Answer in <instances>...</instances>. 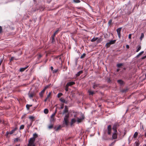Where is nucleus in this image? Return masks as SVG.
Returning a JSON list of instances; mask_svg holds the SVG:
<instances>
[{
	"mask_svg": "<svg viewBox=\"0 0 146 146\" xmlns=\"http://www.w3.org/2000/svg\"><path fill=\"white\" fill-rule=\"evenodd\" d=\"M99 86V84H96L95 83H94L93 84V88L94 89H95L96 88L98 87Z\"/></svg>",
	"mask_w": 146,
	"mask_h": 146,
	"instance_id": "23",
	"label": "nucleus"
},
{
	"mask_svg": "<svg viewBox=\"0 0 146 146\" xmlns=\"http://www.w3.org/2000/svg\"><path fill=\"white\" fill-rule=\"evenodd\" d=\"M2 27L0 26V34L2 32Z\"/></svg>",
	"mask_w": 146,
	"mask_h": 146,
	"instance_id": "49",
	"label": "nucleus"
},
{
	"mask_svg": "<svg viewBox=\"0 0 146 146\" xmlns=\"http://www.w3.org/2000/svg\"><path fill=\"white\" fill-rule=\"evenodd\" d=\"M32 105L27 104L26 105V108L28 110H29V108L30 107H32Z\"/></svg>",
	"mask_w": 146,
	"mask_h": 146,
	"instance_id": "26",
	"label": "nucleus"
},
{
	"mask_svg": "<svg viewBox=\"0 0 146 146\" xmlns=\"http://www.w3.org/2000/svg\"><path fill=\"white\" fill-rule=\"evenodd\" d=\"M73 2L75 3H79L80 2V0H73Z\"/></svg>",
	"mask_w": 146,
	"mask_h": 146,
	"instance_id": "41",
	"label": "nucleus"
},
{
	"mask_svg": "<svg viewBox=\"0 0 146 146\" xmlns=\"http://www.w3.org/2000/svg\"><path fill=\"white\" fill-rule=\"evenodd\" d=\"M53 127V125H49L48 127V128L49 129H51Z\"/></svg>",
	"mask_w": 146,
	"mask_h": 146,
	"instance_id": "46",
	"label": "nucleus"
},
{
	"mask_svg": "<svg viewBox=\"0 0 146 146\" xmlns=\"http://www.w3.org/2000/svg\"><path fill=\"white\" fill-rule=\"evenodd\" d=\"M50 69L51 70H52V71H53V68L52 66H51L50 67Z\"/></svg>",
	"mask_w": 146,
	"mask_h": 146,
	"instance_id": "58",
	"label": "nucleus"
},
{
	"mask_svg": "<svg viewBox=\"0 0 146 146\" xmlns=\"http://www.w3.org/2000/svg\"><path fill=\"white\" fill-rule=\"evenodd\" d=\"M33 137L31 138L29 141L27 146H35L34 144L35 139L38 137L37 134L35 133L33 134Z\"/></svg>",
	"mask_w": 146,
	"mask_h": 146,
	"instance_id": "1",
	"label": "nucleus"
},
{
	"mask_svg": "<svg viewBox=\"0 0 146 146\" xmlns=\"http://www.w3.org/2000/svg\"><path fill=\"white\" fill-rule=\"evenodd\" d=\"M64 104H62V106H61V108H60V109H62L63 108H64Z\"/></svg>",
	"mask_w": 146,
	"mask_h": 146,
	"instance_id": "57",
	"label": "nucleus"
},
{
	"mask_svg": "<svg viewBox=\"0 0 146 146\" xmlns=\"http://www.w3.org/2000/svg\"><path fill=\"white\" fill-rule=\"evenodd\" d=\"M144 35L143 33H141V36L140 37V39L141 40L142 39V38L144 37Z\"/></svg>",
	"mask_w": 146,
	"mask_h": 146,
	"instance_id": "33",
	"label": "nucleus"
},
{
	"mask_svg": "<svg viewBox=\"0 0 146 146\" xmlns=\"http://www.w3.org/2000/svg\"><path fill=\"white\" fill-rule=\"evenodd\" d=\"M115 42V40H111L110 41V42H109L107 43L106 44L105 46L107 47V48L109 47L111 45L114 44Z\"/></svg>",
	"mask_w": 146,
	"mask_h": 146,
	"instance_id": "2",
	"label": "nucleus"
},
{
	"mask_svg": "<svg viewBox=\"0 0 146 146\" xmlns=\"http://www.w3.org/2000/svg\"><path fill=\"white\" fill-rule=\"evenodd\" d=\"M28 66H27L25 67L20 68V71L21 72L24 71L28 68Z\"/></svg>",
	"mask_w": 146,
	"mask_h": 146,
	"instance_id": "16",
	"label": "nucleus"
},
{
	"mask_svg": "<svg viewBox=\"0 0 146 146\" xmlns=\"http://www.w3.org/2000/svg\"><path fill=\"white\" fill-rule=\"evenodd\" d=\"M118 126V124L117 123H115L113 126V130L114 131V132H117V126Z\"/></svg>",
	"mask_w": 146,
	"mask_h": 146,
	"instance_id": "7",
	"label": "nucleus"
},
{
	"mask_svg": "<svg viewBox=\"0 0 146 146\" xmlns=\"http://www.w3.org/2000/svg\"><path fill=\"white\" fill-rule=\"evenodd\" d=\"M3 62V60H1L0 61V66H1V63H2Z\"/></svg>",
	"mask_w": 146,
	"mask_h": 146,
	"instance_id": "61",
	"label": "nucleus"
},
{
	"mask_svg": "<svg viewBox=\"0 0 146 146\" xmlns=\"http://www.w3.org/2000/svg\"><path fill=\"white\" fill-rule=\"evenodd\" d=\"M34 118V117L32 116H31L29 117V118L30 119H32V120H33Z\"/></svg>",
	"mask_w": 146,
	"mask_h": 146,
	"instance_id": "47",
	"label": "nucleus"
},
{
	"mask_svg": "<svg viewBox=\"0 0 146 146\" xmlns=\"http://www.w3.org/2000/svg\"><path fill=\"white\" fill-rule=\"evenodd\" d=\"M61 125L57 127L56 129V131H57L61 128Z\"/></svg>",
	"mask_w": 146,
	"mask_h": 146,
	"instance_id": "42",
	"label": "nucleus"
},
{
	"mask_svg": "<svg viewBox=\"0 0 146 146\" xmlns=\"http://www.w3.org/2000/svg\"><path fill=\"white\" fill-rule=\"evenodd\" d=\"M69 117V114H68L65 115L64 119H68Z\"/></svg>",
	"mask_w": 146,
	"mask_h": 146,
	"instance_id": "44",
	"label": "nucleus"
},
{
	"mask_svg": "<svg viewBox=\"0 0 146 146\" xmlns=\"http://www.w3.org/2000/svg\"><path fill=\"white\" fill-rule=\"evenodd\" d=\"M68 119H64V123L67 126L68 125Z\"/></svg>",
	"mask_w": 146,
	"mask_h": 146,
	"instance_id": "17",
	"label": "nucleus"
},
{
	"mask_svg": "<svg viewBox=\"0 0 146 146\" xmlns=\"http://www.w3.org/2000/svg\"><path fill=\"white\" fill-rule=\"evenodd\" d=\"M55 113H53L52 115H51V117H54L55 115Z\"/></svg>",
	"mask_w": 146,
	"mask_h": 146,
	"instance_id": "50",
	"label": "nucleus"
},
{
	"mask_svg": "<svg viewBox=\"0 0 146 146\" xmlns=\"http://www.w3.org/2000/svg\"><path fill=\"white\" fill-rule=\"evenodd\" d=\"M128 91V89L127 88H126L123 89L122 90V92L123 93L125 92Z\"/></svg>",
	"mask_w": 146,
	"mask_h": 146,
	"instance_id": "25",
	"label": "nucleus"
},
{
	"mask_svg": "<svg viewBox=\"0 0 146 146\" xmlns=\"http://www.w3.org/2000/svg\"><path fill=\"white\" fill-rule=\"evenodd\" d=\"M88 92L89 94V95H93L94 94H95V92L94 91H91V90L89 89L88 91Z\"/></svg>",
	"mask_w": 146,
	"mask_h": 146,
	"instance_id": "14",
	"label": "nucleus"
},
{
	"mask_svg": "<svg viewBox=\"0 0 146 146\" xmlns=\"http://www.w3.org/2000/svg\"><path fill=\"white\" fill-rule=\"evenodd\" d=\"M76 121V120L74 118L72 119H71L70 125L71 126H72L73 124L75 123Z\"/></svg>",
	"mask_w": 146,
	"mask_h": 146,
	"instance_id": "13",
	"label": "nucleus"
},
{
	"mask_svg": "<svg viewBox=\"0 0 146 146\" xmlns=\"http://www.w3.org/2000/svg\"><path fill=\"white\" fill-rule=\"evenodd\" d=\"M24 127H25V126L24 125H21L19 129L20 130L23 129L24 128Z\"/></svg>",
	"mask_w": 146,
	"mask_h": 146,
	"instance_id": "39",
	"label": "nucleus"
},
{
	"mask_svg": "<svg viewBox=\"0 0 146 146\" xmlns=\"http://www.w3.org/2000/svg\"><path fill=\"white\" fill-rule=\"evenodd\" d=\"M26 117V114H24V115H23L22 117H21V118H25V117Z\"/></svg>",
	"mask_w": 146,
	"mask_h": 146,
	"instance_id": "54",
	"label": "nucleus"
},
{
	"mask_svg": "<svg viewBox=\"0 0 146 146\" xmlns=\"http://www.w3.org/2000/svg\"><path fill=\"white\" fill-rule=\"evenodd\" d=\"M144 53V51H142L140 53H139L137 55V57H139L140 56H141V55L142 54Z\"/></svg>",
	"mask_w": 146,
	"mask_h": 146,
	"instance_id": "29",
	"label": "nucleus"
},
{
	"mask_svg": "<svg viewBox=\"0 0 146 146\" xmlns=\"http://www.w3.org/2000/svg\"><path fill=\"white\" fill-rule=\"evenodd\" d=\"M51 95V92H50L49 94L47 96V97L46 98L48 99V101H50V96Z\"/></svg>",
	"mask_w": 146,
	"mask_h": 146,
	"instance_id": "19",
	"label": "nucleus"
},
{
	"mask_svg": "<svg viewBox=\"0 0 146 146\" xmlns=\"http://www.w3.org/2000/svg\"><path fill=\"white\" fill-rule=\"evenodd\" d=\"M118 83L121 85H122L124 84L123 81L121 80H117Z\"/></svg>",
	"mask_w": 146,
	"mask_h": 146,
	"instance_id": "21",
	"label": "nucleus"
},
{
	"mask_svg": "<svg viewBox=\"0 0 146 146\" xmlns=\"http://www.w3.org/2000/svg\"><path fill=\"white\" fill-rule=\"evenodd\" d=\"M84 118V116H82V117L80 118L78 117L77 118V121L78 123L81 122Z\"/></svg>",
	"mask_w": 146,
	"mask_h": 146,
	"instance_id": "12",
	"label": "nucleus"
},
{
	"mask_svg": "<svg viewBox=\"0 0 146 146\" xmlns=\"http://www.w3.org/2000/svg\"><path fill=\"white\" fill-rule=\"evenodd\" d=\"M86 55V54L85 53H84L81 56L80 58L81 59H82V58H84L85 56Z\"/></svg>",
	"mask_w": 146,
	"mask_h": 146,
	"instance_id": "40",
	"label": "nucleus"
},
{
	"mask_svg": "<svg viewBox=\"0 0 146 146\" xmlns=\"http://www.w3.org/2000/svg\"><path fill=\"white\" fill-rule=\"evenodd\" d=\"M75 84V82H69L66 84V86L68 87L69 86H71Z\"/></svg>",
	"mask_w": 146,
	"mask_h": 146,
	"instance_id": "8",
	"label": "nucleus"
},
{
	"mask_svg": "<svg viewBox=\"0 0 146 146\" xmlns=\"http://www.w3.org/2000/svg\"><path fill=\"white\" fill-rule=\"evenodd\" d=\"M63 95V94L62 93H58L57 94V97L58 98L62 96Z\"/></svg>",
	"mask_w": 146,
	"mask_h": 146,
	"instance_id": "37",
	"label": "nucleus"
},
{
	"mask_svg": "<svg viewBox=\"0 0 146 146\" xmlns=\"http://www.w3.org/2000/svg\"><path fill=\"white\" fill-rule=\"evenodd\" d=\"M47 100L48 101V99H47V98H46L44 100V102H46Z\"/></svg>",
	"mask_w": 146,
	"mask_h": 146,
	"instance_id": "60",
	"label": "nucleus"
},
{
	"mask_svg": "<svg viewBox=\"0 0 146 146\" xmlns=\"http://www.w3.org/2000/svg\"><path fill=\"white\" fill-rule=\"evenodd\" d=\"M68 112V109L67 106H65L64 110L63 112V114L67 113Z\"/></svg>",
	"mask_w": 146,
	"mask_h": 146,
	"instance_id": "11",
	"label": "nucleus"
},
{
	"mask_svg": "<svg viewBox=\"0 0 146 146\" xmlns=\"http://www.w3.org/2000/svg\"><path fill=\"white\" fill-rule=\"evenodd\" d=\"M48 87L46 86L43 90L39 93V95H40V97L41 98H42L43 96V95L44 93V92L46 90L47 88Z\"/></svg>",
	"mask_w": 146,
	"mask_h": 146,
	"instance_id": "3",
	"label": "nucleus"
},
{
	"mask_svg": "<svg viewBox=\"0 0 146 146\" xmlns=\"http://www.w3.org/2000/svg\"><path fill=\"white\" fill-rule=\"evenodd\" d=\"M108 133L109 135H111V125H109L107 127Z\"/></svg>",
	"mask_w": 146,
	"mask_h": 146,
	"instance_id": "4",
	"label": "nucleus"
},
{
	"mask_svg": "<svg viewBox=\"0 0 146 146\" xmlns=\"http://www.w3.org/2000/svg\"><path fill=\"white\" fill-rule=\"evenodd\" d=\"M9 134H10V132H9L8 131H7L6 132V134L7 136Z\"/></svg>",
	"mask_w": 146,
	"mask_h": 146,
	"instance_id": "55",
	"label": "nucleus"
},
{
	"mask_svg": "<svg viewBox=\"0 0 146 146\" xmlns=\"http://www.w3.org/2000/svg\"><path fill=\"white\" fill-rule=\"evenodd\" d=\"M28 95L29 97L31 98L35 96V94L33 92H29Z\"/></svg>",
	"mask_w": 146,
	"mask_h": 146,
	"instance_id": "9",
	"label": "nucleus"
},
{
	"mask_svg": "<svg viewBox=\"0 0 146 146\" xmlns=\"http://www.w3.org/2000/svg\"><path fill=\"white\" fill-rule=\"evenodd\" d=\"M19 140V139L18 138H17L15 139V141L16 142H17Z\"/></svg>",
	"mask_w": 146,
	"mask_h": 146,
	"instance_id": "52",
	"label": "nucleus"
},
{
	"mask_svg": "<svg viewBox=\"0 0 146 146\" xmlns=\"http://www.w3.org/2000/svg\"><path fill=\"white\" fill-rule=\"evenodd\" d=\"M131 34H129V36H128L129 38L130 39H131Z\"/></svg>",
	"mask_w": 146,
	"mask_h": 146,
	"instance_id": "53",
	"label": "nucleus"
},
{
	"mask_svg": "<svg viewBox=\"0 0 146 146\" xmlns=\"http://www.w3.org/2000/svg\"><path fill=\"white\" fill-rule=\"evenodd\" d=\"M121 29L122 28H119L117 29L116 30V31L117 33L118 37L119 38H120L121 37L120 31L121 30Z\"/></svg>",
	"mask_w": 146,
	"mask_h": 146,
	"instance_id": "5",
	"label": "nucleus"
},
{
	"mask_svg": "<svg viewBox=\"0 0 146 146\" xmlns=\"http://www.w3.org/2000/svg\"><path fill=\"white\" fill-rule=\"evenodd\" d=\"M119 69H117V72H119Z\"/></svg>",
	"mask_w": 146,
	"mask_h": 146,
	"instance_id": "63",
	"label": "nucleus"
},
{
	"mask_svg": "<svg viewBox=\"0 0 146 146\" xmlns=\"http://www.w3.org/2000/svg\"><path fill=\"white\" fill-rule=\"evenodd\" d=\"M66 89H65V90L66 91H68V87H67L66 86Z\"/></svg>",
	"mask_w": 146,
	"mask_h": 146,
	"instance_id": "59",
	"label": "nucleus"
},
{
	"mask_svg": "<svg viewBox=\"0 0 146 146\" xmlns=\"http://www.w3.org/2000/svg\"><path fill=\"white\" fill-rule=\"evenodd\" d=\"M98 38H94L92 39L91 40V41L92 42H94L96 40L98 39Z\"/></svg>",
	"mask_w": 146,
	"mask_h": 146,
	"instance_id": "27",
	"label": "nucleus"
},
{
	"mask_svg": "<svg viewBox=\"0 0 146 146\" xmlns=\"http://www.w3.org/2000/svg\"><path fill=\"white\" fill-rule=\"evenodd\" d=\"M59 31V30L58 29L56 30L54 33L53 35L52 36L55 37V35L58 34V31Z\"/></svg>",
	"mask_w": 146,
	"mask_h": 146,
	"instance_id": "22",
	"label": "nucleus"
},
{
	"mask_svg": "<svg viewBox=\"0 0 146 146\" xmlns=\"http://www.w3.org/2000/svg\"><path fill=\"white\" fill-rule=\"evenodd\" d=\"M116 142V140H115L114 142L112 143L111 144L109 145V146H112Z\"/></svg>",
	"mask_w": 146,
	"mask_h": 146,
	"instance_id": "43",
	"label": "nucleus"
},
{
	"mask_svg": "<svg viewBox=\"0 0 146 146\" xmlns=\"http://www.w3.org/2000/svg\"><path fill=\"white\" fill-rule=\"evenodd\" d=\"M123 64L122 63H120L119 64H117V67L118 68H120L121 67L123 66Z\"/></svg>",
	"mask_w": 146,
	"mask_h": 146,
	"instance_id": "32",
	"label": "nucleus"
},
{
	"mask_svg": "<svg viewBox=\"0 0 146 146\" xmlns=\"http://www.w3.org/2000/svg\"><path fill=\"white\" fill-rule=\"evenodd\" d=\"M146 58V55L145 56H144L141 59H144L145 58Z\"/></svg>",
	"mask_w": 146,
	"mask_h": 146,
	"instance_id": "56",
	"label": "nucleus"
},
{
	"mask_svg": "<svg viewBox=\"0 0 146 146\" xmlns=\"http://www.w3.org/2000/svg\"><path fill=\"white\" fill-rule=\"evenodd\" d=\"M52 40H51V43H54L55 42V40L54 39V37L51 36Z\"/></svg>",
	"mask_w": 146,
	"mask_h": 146,
	"instance_id": "28",
	"label": "nucleus"
},
{
	"mask_svg": "<svg viewBox=\"0 0 146 146\" xmlns=\"http://www.w3.org/2000/svg\"><path fill=\"white\" fill-rule=\"evenodd\" d=\"M17 60V59L15 58L14 57H11V59H10V61L11 62L13 60Z\"/></svg>",
	"mask_w": 146,
	"mask_h": 146,
	"instance_id": "36",
	"label": "nucleus"
},
{
	"mask_svg": "<svg viewBox=\"0 0 146 146\" xmlns=\"http://www.w3.org/2000/svg\"><path fill=\"white\" fill-rule=\"evenodd\" d=\"M138 135V133L137 132H135V133H134V135H133V137L134 138H137Z\"/></svg>",
	"mask_w": 146,
	"mask_h": 146,
	"instance_id": "24",
	"label": "nucleus"
},
{
	"mask_svg": "<svg viewBox=\"0 0 146 146\" xmlns=\"http://www.w3.org/2000/svg\"><path fill=\"white\" fill-rule=\"evenodd\" d=\"M44 112L45 113L47 114L48 112V110L47 109H45L44 110Z\"/></svg>",
	"mask_w": 146,
	"mask_h": 146,
	"instance_id": "31",
	"label": "nucleus"
},
{
	"mask_svg": "<svg viewBox=\"0 0 146 146\" xmlns=\"http://www.w3.org/2000/svg\"><path fill=\"white\" fill-rule=\"evenodd\" d=\"M42 56V55L40 54H39L38 56V59H39Z\"/></svg>",
	"mask_w": 146,
	"mask_h": 146,
	"instance_id": "48",
	"label": "nucleus"
},
{
	"mask_svg": "<svg viewBox=\"0 0 146 146\" xmlns=\"http://www.w3.org/2000/svg\"><path fill=\"white\" fill-rule=\"evenodd\" d=\"M58 69H55L54 70H53V71L52 72V73L54 74L58 72Z\"/></svg>",
	"mask_w": 146,
	"mask_h": 146,
	"instance_id": "35",
	"label": "nucleus"
},
{
	"mask_svg": "<svg viewBox=\"0 0 146 146\" xmlns=\"http://www.w3.org/2000/svg\"><path fill=\"white\" fill-rule=\"evenodd\" d=\"M83 72V71L81 70L78 72L77 74H76V77L79 76H80L81 74H82Z\"/></svg>",
	"mask_w": 146,
	"mask_h": 146,
	"instance_id": "20",
	"label": "nucleus"
},
{
	"mask_svg": "<svg viewBox=\"0 0 146 146\" xmlns=\"http://www.w3.org/2000/svg\"><path fill=\"white\" fill-rule=\"evenodd\" d=\"M137 47V48L136 50V52H139L141 49V46L140 45H138Z\"/></svg>",
	"mask_w": 146,
	"mask_h": 146,
	"instance_id": "30",
	"label": "nucleus"
},
{
	"mask_svg": "<svg viewBox=\"0 0 146 146\" xmlns=\"http://www.w3.org/2000/svg\"><path fill=\"white\" fill-rule=\"evenodd\" d=\"M121 29L122 28H119L117 29L116 30V31L117 33L118 37L119 38H120L121 37L120 31L121 30Z\"/></svg>",
	"mask_w": 146,
	"mask_h": 146,
	"instance_id": "6",
	"label": "nucleus"
},
{
	"mask_svg": "<svg viewBox=\"0 0 146 146\" xmlns=\"http://www.w3.org/2000/svg\"><path fill=\"white\" fill-rule=\"evenodd\" d=\"M60 101L63 103H65V104H67V102L66 101L64 98H61L60 99Z\"/></svg>",
	"mask_w": 146,
	"mask_h": 146,
	"instance_id": "15",
	"label": "nucleus"
},
{
	"mask_svg": "<svg viewBox=\"0 0 146 146\" xmlns=\"http://www.w3.org/2000/svg\"><path fill=\"white\" fill-rule=\"evenodd\" d=\"M34 121V120H31V122L29 125V126H31L32 125L33 123V122Z\"/></svg>",
	"mask_w": 146,
	"mask_h": 146,
	"instance_id": "51",
	"label": "nucleus"
},
{
	"mask_svg": "<svg viewBox=\"0 0 146 146\" xmlns=\"http://www.w3.org/2000/svg\"><path fill=\"white\" fill-rule=\"evenodd\" d=\"M126 47L127 48H129V46L128 45H127L126 46Z\"/></svg>",
	"mask_w": 146,
	"mask_h": 146,
	"instance_id": "62",
	"label": "nucleus"
},
{
	"mask_svg": "<svg viewBox=\"0 0 146 146\" xmlns=\"http://www.w3.org/2000/svg\"><path fill=\"white\" fill-rule=\"evenodd\" d=\"M112 138L113 139H115L117 138V132H114L112 135Z\"/></svg>",
	"mask_w": 146,
	"mask_h": 146,
	"instance_id": "10",
	"label": "nucleus"
},
{
	"mask_svg": "<svg viewBox=\"0 0 146 146\" xmlns=\"http://www.w3.org/2000/svg\"><path fill=\"white\" fill-rule=\"evenodd\" d=\"M56 112H57V110L56 109L55 110V113H55V114H56Z\"/></svg>",
	"mask_w": 146,
	"mask_h": 146,
	"instance_id": "64",
	"label": "nucleus"
},
{
	"mask_svg": "<svg viewBox=\"0 0 146 146\" xmlns=\"http://www.w3.org/2000/svg\"><path fill=\"white\" fill-rule=\"evenodd\" d=\"M55 120V119H54V117H51V119L50 121H51L52 122H54Z\"/></svg>",
	"mask_w": 146,
	"mask_h": 146,
	"instance_id": "45",
	"label": "nucleus"
},
{
	"mask_svg": "<svg viewBox=\"0 0 146 146\" xmlns=\"http://www.w3.org/2000/svg\"><path fill=\"white\" fill-rule=\"evenodd\" d=\"M112 19H110L108 22V24L109 25H110L112 24Z\"/></svg>",
	"mask_w": 146,
	"mask_h": 146,
	"instance_id": "34",
	"label": "nucleus"
},
{
	"mask_svg": "<svg viewBox=\"0 0 146 146\" xmlns=\"http://www.w3.org/2000/svg\"><path fill=\"white\" fill-rule=\"evenodd\" d=\"M135 146H139L140 144L139 142H135Z\"/></svg>",
	"mask_w": 146,
	"mask_h": 146,
	"instance_id": "38",
	"label": "nucleus"
},
{
	"mask_svg": "<svg viewBox=\"0 0 146 146\" xmlns=\"http://www.w3.org/2000/svg\"><path fill=\"white\" fill-rule=\"evenodd\" d=\"M17 129V128L16 127L14 129L12 130L10 132V134H12Z\"/></svg>",
	"mask_w": 146,
	"mask_h": 146,
	"instance_id": "18",
	"label": "nucleus"
}]
</instances>
